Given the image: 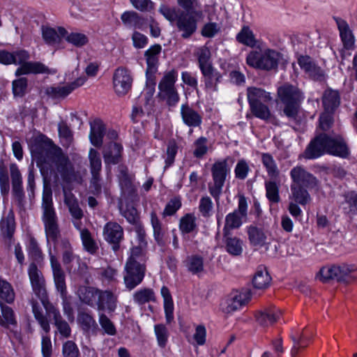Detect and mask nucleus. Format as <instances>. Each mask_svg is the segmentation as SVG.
Masks as SVG:
<instances>
[{
	"label": "nucleus",
	"mask_w": 357,
	"mask_h": 357,
	"mask_svg": "<svg viewBox=\"0 0 357 357\" xmlns=\"http://www.w3.org/2000/svg\"><path fill=\"white\" fill-rule=\"evenodd\" d=\"M31 151L37 160L38 165L50 170L56 168L64 181L70 182L73 180L74 172L68 158L52 139L44 135H38L33 139Z\"/></svg>",
	"instance_id": "nucleus-1"
},
{
	"label": "nucleus",
	"mask_w": 357,
	"mask_h": 357,
	"mask_svg": "<svg viewBox=\"0 0 357 357\" xmlns=\"http://www.w3.org/2000/svg\"><path fill=\"white\" fill-rule=\"evenodd\" d=\"M179 8L161 4L159 13L171 23H176L183 38H190L197 29V22L204 17L201 3L198 0H177Z\"/></svg>",
	"instance_id": "nucleus-2"
},
{
	"label": "nucleus",
	"mask_w": 357,
	"mask_h": 357,
	"mask_svg": "<svg viewBox=\"0 0 357 357\" xmlns=\"http://www.w3.org/2000/svg\"><path fill=\"white\" fill-rule=\"evenodd\" d=\"M326 153L345 158L349 156V150L342 137H332L323 133L310 141L303 155L306 159L314 160Z\"/></svg>",
	"instance_id": "nucleus-3"
},
{
	"label": "nucleus",
	"mask_w": 357,
	"mask_h": 357,
	"mask_svg": "<svg viewBox=\"0 0 357 357\" xmlns=\"http://www.w3.org/2000/svg\"><path fill=\"white\" fill-rule=\"evenodd\" d=\"M146 255L140 248H132L123 271L125 287L129 291L134 289L143 281L146 271Z\"/></svg>",
	"instance_id": "nucleus-4"
},
{
	"label": "nucleus",
	"mask_w": 357,
	"mask_h": 357,
	"mask_svg": "<svg viewBox=\"0 0 357 357\" xmlns=\"http://www.w3.org/2000/svg\"><path fill=\"white\" fill-rule=\"evenodd\" d=\"M41 208L42 221L44 224L47 241L49 243L51 240L56 242L60 236L58 218L53 204L52 190L46 186L44 187L43 192Z\"/></svg>",
	"instance_id": "nucleus-5"
},
{
	"label": "nucleus",
	"mask_w": 357,
	"mask_h": 357,
	"mask_svg": "<svg viewBox=\"0 0 357 357\" xmlns=\"http://www.w3.org/2000/svg\"><path fill=\"white\" fill-rule=\"evenodd\" d=\"M277 93L284 115L294 119L305 98L303 92L296 86L286 83L278 88Z\"/></svg>",
	"instance_id": "nucleus-6"
},
{
	"label": "nucleus",
	"mask_w": 357,
	"mask_h": 357,
	"mask_svg": "<svg viewBox=\"0 0 357 357\" xmlns=\"http://www.w3.org/2000/svg\"><path fill=\"white\" fill-rule=\"evenodd\" d=\"M282 56L280 52L271 48L252 50L246 56V63L256 69L275 70L278 68Z\"/></svg>",
	"instance_id": "nucleus-7"
},
{
	"label": "nucleus",
	"mask_w": 357,
	"mask_h": 357,
	"mask_svg": "<svg viewBox=\"0 0 357 357\" xmlns=\"http://www.w3.org/2000/svg\"><path fill=\"white\" fill-rule=\"evenodd\" d=\"M230 172L228 158L218 160L211 166L212 182L208 184V191L217 203L219 202L223 187Z\"/></svg>",
	"instance_id": "nucleus-8"
},
{
	"label": "nucleus",
	"mask_w": 357,
	"mask_h": 357,
	"mask_svg": "<svg viewBox=\"0 0 357 357\" xmlns=\"http://www.w3.org/2000/svg\"><path fill=\"white\" fill-rule=\"evenodd\" d=\"M50 265L53 273L54 281L57 291L63 298V311L69 320L73 319V310L70 303L66 301V275L61 266L56 259L50 251Z\"/></svg>",
	"instance_id": "nucleus-9"
},
{
	"label": "nucleus",
	"mask_w": 357,
	"mask_h": 357,
	"mask_svg": "<svg viewBox=\"0 0 357 357\" xmlns=\"http://www.w3.org/2000/svg\"><path fill=\"white\" fill-rule=\"evenodd\" d=\"M30 304L35 319L45 333V334H42L41 340V352L43 357H51L52 354V345L50 337L48 335L51 329L50 321L47 317L44 314L42 307L36 301L31 299Z\"/></svg>",
	"instance_id": "nucleus-10"
},
{
	"label": "nucleus",
	"mask_w": 357,
	"mask_h": 357,
	"mask_svg": "<svg viewBox=\"0 0 357 357\" xmlns=\"http://www.w3.org/2000/svg\"><path fill=\"white\" fill-rule=\"evenodd\" d=\"M354 271L355 267L351 265L324 266L317 273V278L323 282L335 280L337 282L349 283L354 280V277L351 275Z\"/></svg>",
	"instance_id": "nucleus-11"
},
{
	"label": "nucleus",
	"mask_w": 357,
	"mask_h": 357,
	"mask_svg": "<svg viewBox=\"0 0 357 357\" xmlns=\"http://www.w3.org/2000/svg\"><path fill=\"white\" fill-rule=\"evenodd\" d=\"M248 202L243 195L238 197V207L233 212L228 213L225 217V224L223 228V236L229 235L230 231L239 228L243 219L248 216Z\"/></svg>",
	"instance_id": "nucleus-12"
},
{
	"label": "nucleus",
	"mask_w": 357,
	"mask_h": 357,
	"mask_svg": "<svg viewBox=\"0 0 357 357\" xmlns=\"http://www.w3.org/2000/svg\"><path fill=\"white\" fill-rule=\"evenodd\" d=\"M28 275L31 284L32 290L40 300L43 306L47 303H51L47 297L45 289V281L41 271L34 263H31L28 268Z\"/></svg>",
	"instance_id": "nucleus-13"
},
{
	"label": "nucleus",
	"mask_w": 357,
	"mask_h": 357,
	"mask_svg": "<svg viewBox=\"0 0 357 357\" xmlns=\"http://www.w3.org/2000/svg\"><path fill=\"white\" fill-rule=\"evenodd\" d=\"M133 77L131 71L125 67L117 68L113 74V88L118 96H125L132 88Z\"/></svg>",
	"instance_id": "nucleus-14"
},
{
	"label": "nucleus",
	"mask_w": 357,
	"mask_h": 357,
	"mask_svg": "<svg viewBox=\"0 0 357 357\" xmlns=\"http://www.w3.org/2000/svg\"><path fill=\"white\" fill-rule=\"evenodd\" d=\"M290 176L293 181L291 185H298L310 190H318L319 188V181L301 166H296L291 169Z\"/></svg>",
	"instance_id": "nucleus-15"
},
{
	"label": "nucleus",
	"mask_w": 357,
	"mask_h": 357,
	"mask_svg": "<svg viewBox=\"0 0 357 357\" xmlns=\"http://www.w3.org/2000/svg\"><path fill=\"white\" fill-rule=\"evenodd\" d=\"M12 197L18 207L22 208L25 204V193L23 188L22 176L17 165L13 163L10 165Z\"/></svg>",
	"instance_id": "nucleus-16"
},
{
	"label": "nucleus",
	"mask_w": 357,
	"mask_h": 357,
	"mask_svg": "<svg viewBox=\"0 0 357 357\" xmlns=\"http://www.w3.org/2000/svg\"><path fill=\"white\" fill-rule=\"evenodd\" d=\"M89 159L90 162V170L91 179L90 182V189L93 194L98 195L101 192L100 184V171L102 169V162L98 152L91 149L89 153Z\"/></svg>",
	"instance_id": "nucleus-17"
},
{
	"label": "nucleus",
	"mask_w": 357,
	"mask_h": 357,
	"mask_svg": "<svg viewBox=\"0 0 357 357\" xmlns=\"http://www.w3.org/2000/svg\"><path fill=\"white\" fill-rule=\"evenodd\" d=\"M102 236L114 252L119 250L120 244L124 238V231L119 224L113 221L107 222L103 227Z\"/></svg>",
	"instance_id": "nucleus-18"
},
{
	"label": "nucleus",
	"mask_w": 357,
	"mask_h": 357,
	"mask_svg": "<svg viewBox=\"0 0 357 357\" xmlns=\"http://www.w3.org/2000/svg\"><path fill=\"white\" fill-rule=\"evenodd\" d=\"M162 52V47L159 44L151 45L144 52L146 61V77L147 81H153L155 74L159 66V57Z\"/></svg>",
	"instance_id": "nucleus-19"
},
{
	"label": "nucleus",
	"mask_w": 357,
	"mask_h": 357,
	"mask_svg": "<svg viewBox=\"0 0 357 357\" xmlns=\"http://www.w3.org/2000/svg\"><path fill=\"white\" fill-rule=\"evenodd\" d=\"M43 307L47 314L45 316L52 318L54 324L59 334L66 338L70 337L71 333L70 327L68 322L62 318L59 310L52 303H47Z\"/></svg>",
	"instance_id": "nucleus-20"
},
{
	"label": "nucleus",
	"mask_w": 357,
	"mask_h": 357,
	"mask_svg": "<svg viewBox=\"0 0 357 357\" xmlns=\"http://www.w3.org/2000/svg\"><path fill=\"white\" fill-rule=\"evenodd\" d=\"M180 114L183 124L190 128L200 127L202 124V114L188 103L181 105Z\"/></svg>",
	"instance_id": "nucleus-21"
},
{
	"label": "nucleus",
	"mask_w": 357,
	"mask_h": 357,
	"mask_svg": "<svg viewBox=\"0 0 357 357\" xmlns=\"http://www.w3.org/2000/svg\"><path fill=\"white\" fill-rule=\"evenodd\" d=\"M248 299L249 296L245 293L233 292L221 303V308L223 312L230 313L245 305Z\"/></svg>",
	"instance_id": "nucleus-22"
},
{
	"label": "nucleus",
	"mask_w": 357,
	"mask_h": 357,
	"mask_svg": "<svg viewBox=\"0 0 357 357\" xmlns=\"http://www.w3.org/2000/svg\"><path fill=\"white\" fill-rule=\"evenodd\" d=\"M118 302V296L110 290L99 291L97 301V309L98 311L107 310L108 312L115 311Z\"/></svg>",
	"instance_id": "nucleus-23"
},
{
	"label": "nucleus",
	"mask_w": 357,
	"mask_h": 357,
	"mask_svg": "<svg viewBox=\"0 0 357 357\" xmlns=\"http://www.w3.org/2000/svg\"><path fill=\"white\" fill-rule=\"evenodd\" d=\"M282 314L281 311L275 306L266 307L259 311L255 318L257 323L264 327L269 326L275 323Z\"/></svg>",
	"instance_id": "nucleus-24"
},
{
	"label": "nucleus",
	"mask_w": 357,
	"mask_h": 357,
	"mask_svg": "<svg viewBox=\"0 0 357 357\" xmlns=\"http://www.w3.org/2000/svg\"><path fill=\"white\" fill-rule=\"evenodd\" d=\"M248 235L252 245L268 249L271 242L267 234L261 228L250 226L248 229Z\"/></svg>",
	"instance_id": "nucleus-25"
},
{
	"label": "nucleus",
	"mask_w": 357,
	"mask_h": 357,
	"mask_svg": "<svg viewBox=\"0 0 357 357\" xmlns=\"http://www.w3.org/2000/svg\"><path fill=\"white\" fill-rule=\"evenodd\" d=\"M335 20L340 31V36L344 47L347 50H352L354 47L355 40L348 23L340 17H335Z\"/></svg>",
	"instance_id": "nucleus-26"
},
{
	"label": "nucleus",
	"mask_w": 357,
	"mask_h": 357,
	"mask_svg": "<svg viewBox=\"0 0 357 357\" xmlns=\"http://www.w3.org/2000/svg\"><path fill=\"white\" fill-rule=\"evenodd\" d=\"M50 70L47 66L39 61H29L22 66H19L15 72V75L20 77L29 74H48Z\"/></svg>",
	"instance_id": "nucleus-27"
},
{
	"label": "nucleus",
	"mask_w": 357,
	"mask_h": 357,
	"mask_svg": "<svg viewBox=\"0 0 357 357\" xmlns=\"http://www.w3.org/2000/svg\"><path fill=\"white\" fill-rule=\"evenodd\" d=\"M298 63L310 77L314 79H321L324 77L323 70L317 66L309 56H300Z\"/></svg>",
	"instance_id": "nucleus-28"
},
{
	"label": "nucleus",
	"mask_w": 357,
	"mask_h": 357,
	"mask_svg": "<svg viewBox=\"0 0 357 357\" xmlns=\"http://www.w3.org/2000/svg\"><path fill=\"white\" fill-rule=\"evenodd\" d=\"M123 146L116 142H110L104 147L103 158L106 164H118L121 158Z\"/></svg>",
	"instance_id": "nucleus-29"
},
{
	"label": "nucleus",
	"mask_w": 357,
	"mask_h": 357,
	"mask_svg": "<svg viewBox=\"0 0 357 357\" xmlns=\"http://www.w3.org/2000/svg\"><path fill=\"white\" fill-rule=\"evenodd\" d=\"M67 34V30L61 26L56 29L49 26L42 27V36L45 42L48 45H55L61 42V38Z\"/></svg>",
	"instance_id": "nucleus-30"
},
{
	"label": "nucleus",
	"mask_w": 357,
	"mask_h": 357,
	"mask_svg": "<svg viewBox=\"0 0 357 357\" xmlns=\"http://www.w3.org/2000/svg\"><path fill=\"white\" fill-rule=\"evenodd\" d=\"M204 77V82L207 89L212 91H218V84L220 82L222 75L213 66L200 70Z\"/></svg>",
	"instance_id": "nucleus-31"
},
{
	"label": "nucleus",
	"mask_w": 357,
	"mask_h": 357,
	"mask_svg": "<svg viewBox=\"0 0 357 357\" xmlns=\"http://www.w3.org/2000/svg\"><path fill=\"white\" fill-rule=\"evenodd\" d=\"M105 130V128L101 120L95 119L90 123L89 139L93 146L96 147L102 146Z\"/></svg>",
	"instance_id": "nucleus-32"
},
{
	"label": "nucleus",
	"mask_w": 357,
	"mask_h": 357,
	"mask_svg": "<svg viewBox=\"0 0 357 357\" xmlns=\"http://www.w3.org/2000/svg\"><path fill=\"white\" fill-rule=\"evenodd\" d=\"M64 203L68 206L73 219H82L84 216L76 197L70 192L63 189Z\"/></svg>",
	"instance_id": "nucleus-33"
},
{
	"label": "nucleus",
	"mask_w": 357,
	"mask_h": 357,
	"mask_svg": "<svg viewBox=\"0 0 357 357\" xmlns=\"http://www.w3.org/2000/svg\"><path fill=\"white\" fill-rule=\"evenodd\" d=\"M99 291L95 287L82 286L78 289L77 295L83 303L94 307L97 303Z\"/></svg>",
	"instance_id": "nucleus-34"
},
{
	"label": "nucleus",
	"mask_w": 357,
	"mask_h": 357,
	"mask_svg": "<svg viewBox=\"0 0 357 357\" xmlns=\"http://www.w3.org/2000/svg\"><path fill=\"white\" fill-rule=\"evenodd\" d=\"M178 229L183 236L191 233L196 234L198 227L195 214L189 213L182 216L179 220Z\"/></svg>",
	"instance_id": "nucleus-35"
},
{
	"label": "nucleus",
	"mask_w": 357,
	"mask_h": 357,
	"mask_svg": "<svg viewBox=\"0 0 357 357\" xmlns=\"http://www.w3.org/2000/svg\"><path fill=\"white\" fill-rule=\"evenodd\" d=\"M183 263L187 271L192 275H199L204 271V258L199 255L188 256Z\"/></svg>",
	"instance_id": "nucleus-36"
},
{
	"label": "nucleus",
	"mask_w": 357,
	"mask_h": 357,
	"mask_svg": "<svg viewBox=\"0 0 357 357\" xmlns=\"http://www.w3.org/2000/svg\"><path fill=\"white\" fill-rule=\"evenodd\" d=\"M123 24L129 29H141L145 24V20L135 11H125L121 15Z\"/></svg>",
	"instance_id": "nucleus-37"
},
{
	"label": "nucleus",
	"mask_w": 357,
	"mask_h": 357,
	"mask_svg": "<svg viewBox=\"0 0 357 357\" xmlns=\"http://www.w3.org/2000/svg\"><path fill=\"white\" fill-rule=\"evenodd\" d=\"M247 96L249 105L269 102L272 100L270 93L257 87H248Z\"/></svg>",
	"instance_id": "nucleus-38"
},
{
	"label": "nucleus",
	"mask_w": 357,
	"mask_h": 357,
	"mask_svg": "<svg viewBox=\"0 0 357 357\" xmlns=\"http://www.w3.org/2000/svg\"><path fill=\"white\" fill-rule=\"evenodd\" d=\"M322 102L325 111L334 112L340 104V96L337 91L327 89L322 96Z\"/></svg>",
	"instance_id": "nucleus-39"
},
{
	"label": "nucleus",
	"mask_w": 357,
	"mask_h": 357,
	"mask_svg": "<svg viewBox=\"0 0 357 357\" xmlns=\"http://www.w3.org/2000/svg\"><path fill=\"white\" fill-rule=\"evenodd\" d=\"M0 230L4 237L9 239L13 237L15 230V214L13 210H10L6 215L1 218Z\"/></svg>",
	"instance_id": "nucleus-40"
},
{
	"label": "nucleus",
	"mask_w": 357,
	"mask_h": 357,
	"mask_svg": "<svg viewBox=\"0 0 357 357\" xmlns=\"http://www.w3.org/2000/svg\"><path fill=\"white\" fill-rule=\"evenodd\" d=\"M1 316L0 315V326L10 329V327H17V319L13 310L0 301Z\"/></svg>",
	"instance_id": "nucleus-41"
},
{
	"label": "nucleus",
	"mask_w": 357,
	"mask_h": 357,
	"mask_svg": "<svg viewBox=\"0 0 357 357\" xmlns=\"http://www.w3.org/2000/svg\"><path fill=\"white\" fill-rule=\"evenodd\" d=\"M61 248L62 262L66 270L70 271L71 270V263L76 259L79 260V257L74 253L71 244L68 240L61 241Z\"/></svg>",
	"instance_id": "nucleus-42"
},
{
	"label": "nucleus",
	"mask_w": 357,
	"mask_h": 357,
	"mask_svg": "<svg viewBox=\"0 0 357 357\" xmlns=\"http://www.w3.org/2000/svg\"><path fill=\"white\" fill-rule=\"evenodd\" d=\"M150 215L151 223L153 230L154 240L159 246H164L165 245V231L162 227V223L158 218L155 212L152 211Z\"/></svg>",
	"instance_id": "nucleus-43"
},
{
	"label": "nucleus",
	"mask_w": 357,
	"mask_h": 357,
	"mask_svg": "<svg viewBox=\"0 0 357 357\" xmlns=\"http://www.w3.org/2000/svg\"><path fill=\"white\" fill-rule=\"evenodd\" d=\"M132 300L138 305H144L150 302L155 301V294L151 288H141L132 294Z\"/></svg>",
	"instance_id": "nucleus-44"
},
{
	"label": "nucleus",
	"mask_w": 357,
	"mask_h": 357,
	"mask_svg": "<svg viewBox=\"0 0 357 357\" xmlns=\"http://www.w3.org/2000/svg\"><path fill=\"white\" fill-rule=\"evenodd\" d=\"M344 202L342 203V209L347 215L357 214V192L348 191L344 193Z\"/></svg>",
	"instance_id": "nucleus-45"
},
{
	"label": "nucleus",
	"mask_w": 357,
	"mask_h": 357,
	"mask_svg": "<svg viewBox=\"0 0 357 357\" xmlns=\"http://www.w3.org/2000/svg\"><path fill=\"white\" fill-rule=\"evenodd\" d=\"M236 40L244 45L254 47L257 45V40L253 31L248 26H243L236 36Z\"/></svg>",
	"instance_id": "nucleus-46"
},
{
	"label": "nucleus",
	"mask_w": 357,
	"mask_h": 357,
	"mask_svg": "<svg viewBox=\"0 0 357 357\" xmlns=\"http://www.w3.org/2000/svg\"><path fill=\"white\" fill-rule=\"evenodd\" d=\"M225 250L232 256H240L243 250V242L238 237L224 236Z\"/></svg>",
	"instance_id": "nucleus-47"
},
{
	"label": "nucleus",
	"mask_w": 357,
	"mask_h": 357,
	"mask_svg": "<svg viewBox=\"0 0 357 357\" xmlns=\"http://www.w3.org/2000/svg\"><path fill=\"white\" fill-rule=\"evenodd\" d=\"M271 281V278L264 267H259L252 279V284L256 289L267 288Z\"/></svg>",
	"instance_id": "nucleus-48"
},
{
	"label": "nucleus",
	"mask_w": 357,
	"mask_h": 357,
	"mask_svg": "<svg viewBox=\"0 0 357 357\" xmlns=\"http://www.w3.org/2000/svg\"><path fill=\"white\" fill-rule=\"evenodd\" d=\"M261 162L268 176L271 179H276L280 175V171L273 157L268 153H264L261 155Z\"/></svg>",
	"instance_id": "nucleus-49"
},
{
	"label": "nucleus",
	"mask_w": 357,
	"mask_h": 357,
	"mask_svg": "<svg viewBox=\"0 0 357 357\" xmlns=\"http://www.w3.org/2000/svg\"><path fill=\"white\" fill-rule=\"evenodd\" d=\"M15 298V293L13 286L6 280L0 278V301L12 304Z\"/></svg>",
	"instance_id": "nucleus-50"
},
{
	"label": "nucleus",
	"mask_w": 357,
	"mask_h": 357,
	"mask_svg": "<svg viewBox=\"0 0 357 357\" xmlns=\"http://www.w3.org/2000/svg\"><path fill=\"white\" fill-rule=\"evenodd\" d=\"M178 71L175 69H172L169 71L165 72L158 84L159 91L175 88V84L178 79Z\"/></svg>",
	"instance_id": "nucleus-51"
},
{
	"label": "nucleus",
	"mask_w": 357,
	"mask_h": 357,
	"mask_svg": "<svg viewBox=\"0 0 357 357\" xmlns=\"http://www.w3.org/2000/svg\"><path fill=\"white\" fill-rule=\"evenodd\" d=\"M291 192L295 202L301 205L307 204L311 199L310 195L305 187L298 185H291Z\"/></svg>",
	"instance_id": "nucleus-52"
},
{
	"label": "nucleus",
	"mask_w": 357,
	"mask_h": 357,
	"mask_svg": "<svg viewBox=\"0 0 357 357\" xmlns=\"http://www.w3.org/2000/svg\"><path fill=\"white\" fill-rule=\"evenodd\" d=\"M158 96L161 100H165L169 107H176L180 100L176 87L160 91Z\"/></svg>",
	"instance_id": "nucleus-53"
},
{
	"label": "nucleus",
	"mask_w": 357,
	"mask_h": 357,
	"mask_svg": "<svg viewBox=\"0 0 357 357\" xmlns=\"http://www.w3.org/2000/svg\"><path fill=\"white\" fill-rule=\"evenodd\" d=\"M70 89L68 85L50 86L44 89V93L53 99L63 98L70 93Z\"/></svg>",
	"instance_id": "nucleus-54"
},
{
	"label": "nucleus",
	"mask_w": 357,
	"mask_h": 357,
	"mask_svg": "<svg viewBox=\"0 0 357 357\" xmlns=\"http://www.w3.org/2000/svg\"><path fill=\"white\" fill-rule=\"evenodd\" d=\"M266 197L272 204H278L280 201L279 185L275 181L265 182Z\"/></svg>",
	"instance_id": "nucleus-55"
},
{
	"label": "nucleus",
	"mask_w": 357,
	"mask_h": 357,
	"mask_svg": "<svg viewBox=\"0 0 357 357\" xmlns=\"http://www.w3.org/2000/svg\"><path fill=\"white\" fill-rule=\"evenodd\" d=\"M77 321L80 324L82 328L89 332L93 331L97 327V324L93 317L88 312H79L77 315Z\"/></svg>",
	"instance_id": "nucleus-56"
},
{
	"label": "nucleus",
	"mask_w": 357,
	"mask_h": 357,
	"mask_svg": "<svg viewBox=\"0 0 357 357\" xmlns=\"http://www.w3.org/2000/svg\"><path fill=\"white\" fill-rule=\"evenodd\" d=\"M267 102L250 105V110L252 114L261 120H268L271 118V113L270 109L266 105Z\"/></svg>",
	"instance_id": "nucleus-57"
},
{
	"label": "nucleus",
	"mask_w": 357,
	"mask_h": 357,
	"mask_svg": "<svg viewBox=\"0 0 357 357\" xmlns=\"http://www.w3.org/2000/svg\"><path fill=\"white\" fill-rule=\"evenodd\" d=\"M199 69H204L213 66L211 62V51L206 47L202 46L197 51Z\"/></svg>",
	"instance_id": "nucleus-58"
},
{
	"label": "nucleus",
	"mask_w": 357,
	"mask_h": 357,
	"mask_svg": "<svg viewBox=\"0 0 357 357\" xmlns=\"http://www.w3.org/2000/svg\"><path fill=\"white\" fill-rule=\"evenodd\" d=\"M199 211L202 217L208 218L212 216L213 211V203L208 196L202 197L199 202Z\"/></svg>",
	"instance_id": "nucleus-59"
},
{
	"label": "nucleus",
	"mask_w": 357,
	"mask_h": 357,
	"mask_svg": "<svg viewBox=\"0 0 357 357\" xmlns=\"http://www.w3.org/2000/svg\"><path fill=\"white\" fill-rule=\"evenodd\" d=\"M154 332L158 346L161 348H165L169 338L167 328L164 324H156L154 326Z\"/></svg>",
	"instance_id": "nucleus-60"
},
{
	"label": "nucleus",
	"mask_w": 357,
	"mask_h": 357,
	"mask_svg": "<svg viewBox=\"0 0 357 357\" xmlns=\"http://www.w3.org/2000/svg\"><path fill=\"white\" fill-rule=\"evenodd\" d=\"M80 237L84 249L90 254H95L98 248L95 241L92 238L90 231L88 229H84L82 231Z\"/></svg>",
	"instance_id": "nucleus-61"
},
{
	"label": "nucleus",
	"mask_w": 357,
	"mask_h": 357,
	"mask_svg": "<svg viewBox=\"0 0 357 357\" xmlns=\"http://www.w3.org/2000/svg\"><path fill=\"white\" fill-rule=\"evenodd\" d=\"M64 38L68 43L77 47L85 45L89 41L88 37L85 34L79 32L68 33L67 31V34Z\"/></svg>",
	"instance_id": "nucleus-62"
},
{
	"label": "nucleus",
	"mask_w": 357,
	"mask_h": 357,
	"mask_svg": "<svg viewBox=\"0 0 357 357\" xmlns=\"http://www.w3.org/2000/svg\"><path fill=\"white\" fill-rule=\"evenodd\" d=\"M195 149L193 155L197 158H202L208 152V139L205 137H199L197 139L194 144Z\"/></svg>",
	"instance_id": "nucleus-63"
},
{
	"label": "nucleus",
	"mask_w": 357,
	"mask_h": 357,
	"mask_svg": "<svg viewBox=\"0 0 357 357\" xmlns=\"http://www.w3.org/2000/svg\"><path fill=\"white\" fill-rule=\"evenodd\" d=\"M28 80L26 77H20L13 81L12 90L14 96L23 97L27 89Z\"/></svg>",
	"instance_id": "nucleus-64"
}]
</instances>
